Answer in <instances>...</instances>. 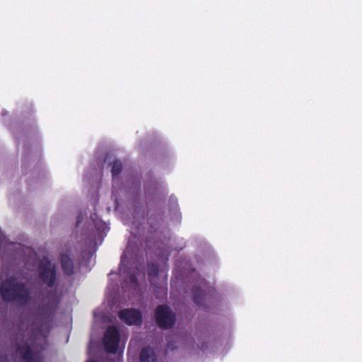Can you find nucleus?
Listing matches in <instances>:
<instances>
[{
	"mask_svg": "<svg viewBox=\"0 0 362 362\" xmlns=\"http://www.w3.org/2000/svg\"><path fill=\"white\" fill-rule=\"evenodd\" d=\"M0 295L6 303H15L21 307L27 305L31 300L30 288L25 283L10 276L0 284Z\"/></svg>",
	"mask_w": 362,
	"mask_h": 362,
	"instance_id": "nucleus-1",
	"label": "nucleus"
},
{
	"mask_svg": "<svg viewBox=\"0 0 362 362\" xmlns=\"http://www.w3.org/2000/svg\"><path fill=\"white\" fill-rule=\"evenodd\" d=\"M38 277L49 288L54 287L57 281V268L54 263L47 259H43L38 267Z\"/></svg>",
	"mask_w": 362,
	"mask_h": 362,
	"instance_id": "nucleus-2",
	"label": "nucleus"
},
{
	"mask_svg": "<svg viewBox=\"0 0 362 362\" xmlns=\"http://www.w3.org/2000/svg\"><path fill=\"white\" fill-rule=\"evenodd\" d=\"M216 293V290L210 286L204 285L202 288L195 286L192 288V300L197 306L204 308L206 303L211 301V298Z\"/></svg>",
	"mask_w": 362,
	"mask_h": 362,
	"instance_id": "nucleus-3",
	"label": "nucleus"
},
{
	"mask_svg": "<svg viewBox=\"0 0 362 362\" xmlns=\"http://www.w3.org/2000/svg\"><path fill=\"white\" fill-rule=\"evenodd\" d=\"M119 333L115 326H110L106 330L103 342L108 353L117 354L118 358L120 357L119 350Z\"/></svg>",
	"mask_w": 362,
	"mask_h": 362,
	"instance_id": "nucleus-4",
	"label": "nucleus"
},
{
	"mask_svg": "<svg viewBox=\"0 0 362 362\" xmlns=\"http://www.w3.org/2000/svg\"><path fill=\"white\" fill-rule=\"evenodd\" d=\"M37 344H33L32 346L26 345L25 346H21L18 348V351L21 357L26 362H42V357L39 354L34 353Z\"/></svg>",
	"mask_w": 362,
	"mask_h": 362,
	"instance_id": "nucleus-5",
	"label": "nucleus"
},
{
	"mask_svg": "<svg viewBox=\"0 0 362 362\" xmlns=\"http://www.w3.org/2000/svg\"><path fill=\"white\" fill-rule=\"evenodd\" d=\"M59 304V298L55 291H49L42 297L41 305L46 312L51 313L55 310Z\"/></svg>",
	"mask_w": 362,
	"mask_h": 362,
	"instance_id": "nucleus-6",
	"label": "nucleus"
},
{
	"mask_svg": "<svg viewBox=\"0 0 362 362\" xmlns=\"http://www.w3.org/2000/svg\"><path fill=\"white\" fill-rule=\"evenodd\" d=\"M60 263L63 272L68 276H71L74 273V267L73 260L70 257L68 252H62L60 255Z\"/></svg>",
	"mask_w": 362,
	"mask_h": 362,
	"instance_id": "nucleus-7",
	"label": "nucleus"
},
{
	"mask_svg": "<svg viewBox=\"0 0 362 362\" xmlns=\"http://www.w3.org/2000/svg\"><path fill=\"white\" fill-rule=\"evenodd\" d=\"M141 362H158L157 356L153 349L144 348L140 354Z\"/></svg>",
	"mask_w": 362,
	"mask_h": 362,
	"instance_id": "nucleus-8",
	"label": "nucleus"
},
{
	"mask_svg": "<svg viewBox=\"0 0 362 362\" xmlns=\"http://www.w3.org/2000/svg\"><path fill=\"white\" fill-rule=\"evenodd\" d=\"M153 317H175V314L169 305L163 304L156 308Z\"/></svg>",
	"mask_w": 362,
	"mask_h": 362,
	"instance_id": "nucleus-9",
	"label": "nucleus"
},
{
	"mask_svg": "<svg viewBox=\"0 0 362 362\" xmlns=\"http://www.w3.org/2000/svg\"><path fill=\"white\" fill-rule=\"evenodd\" d=\"M117 317H142V313L136 308H126L121 310Z\"/></svg>",
	"mask_w": 362,
	"mask_h": 362,
	"instance_id": "nucleus-10",
	"label": "nucleus"
},
{
	"mask_svg": "<svg viewBox=\"0 0 362 362\" xmlns=\"http://www.w3.org/2000/svg\"><path fill=\"white\" fill-rule=\"evenodd\" d=\"M159 269L157 264L151 263L148 264V276L150 284L153 285V280L158 275Z\"/></svg>",
	"mask_w": 362,
	"mask_h": 362,
	"instance_id": "nucleus-11",
	"label": "nucleus"
},
{
	"mask_svg": "<svg viewBox=\"0 0 362 362\" xmlns=\"http://www.w3.org/2000/svg\"><path fill=\"white\" fill-rule=\"evenodd\" d=\"M157 325L163 329L171 327L175 324L174 318H156Z\"/></svg>",
	"mask_w": 362,
	"mask_h": 362,
	"instance_id": "nucleus-12",
	"label": "nucleus"
},
{
	"mask_svg": "<svg viewBox=\"0 0 362 362\" xmlns=\"http://www.w3.org/2000/svg\"><path fill=\"white\" fill-rule=\"evenodd\" d=\"M122 168H123V166H122V162L117 159L115 160L112 163V169H111V173H112L113 179H115V176L120 174V173L122 170Z\"/></svg>",
	"mask_w": 362,
	"mask_h": 362,
	"instance_id": "nucleus-13",
	"label": "nucleus"
},
{
	"mask_svg": "<svg viewBox=\"0 0 362 362\" xmlns=\"http://www.w3.org/2000/svg\"><path fill=\"white\" fill-rule=\"evenodd\" d=\"M125 324L128 325H139L141 323V318H123Z\"/></svg>",
	"mask_w": 362,
	"mask_h": 362,
	"instance_id": "nucleus-14",
	"label": "nucleus"
},
{
	"mask_svg": "<svg viewBox=\"0 0 362 362\" xmlns=\"http://www.w3.org/2000/svg\"><path fill=\"white\" fill-rule=\"evenodd\" d=\"M130 279H131V281H133V282H136V278L134 275H132L130 276Z\"/></svg>",
	"mask_w": 362,
	"mask_h": 362,
	"instance_id": "nucleus-15",
	"label": "nucleus"
},
{
	"mask_svg": "<svg viewBox=\"0 0 362 362\" xmlns=\"http://www.w3.org/2000/svg\"><path fill=\"white\" fill-rule=\"evenodd\" d=\"M170 200L171 202H173V199L172 197H170Z\"/></svg>",
	"mask_w": 362,
	"mask_h": 362,
	"instance_id": "nucleus-16",
	"label": "nucleus"
},
{
	"mask_svg": "<svg viewBox=\"0 0 362 362\" xmlns=\"http://www.w3.org/2000/svg\"><path fill=\"white\" fill-rule=\"evenodd\" d=\"M93 317H97L95 313H94V314H93Z\"/></svg>",
	"mask_w": 362,
	"mask_h": 362,
	"instance_id": "nucleus-17",
	"label": "nucleus"
},
{
	"mask_svg": "<svg viewBox=\"0 0 362 362\" xmlns=\"http://www.w3.org/2000/svg\"><path fill=\"white\" fill-rule=\"evenodd\" d=\"M175 204H176V205H177V200H175Z\"/></svg>",
	"mask_w": 362,
	"mask_h": 362,
	"instance_id": "nucleus-18",
	"label": "nucleus"
},
{
	"mask_svg": "<svg viewBox=\"0 0 362 362\" xmlns=\"http://www.w3.org/2000/svg\"><path fill=\"white\" fill-rule=\"evenodd\" d=\"M88 362H95V361H88Z\"/></svg>",
	"mask_w": 362,
	"mask_h": 362,
	"instance_id": "nucleus-19",
	"label": "nucleus"
}]
</instances>
